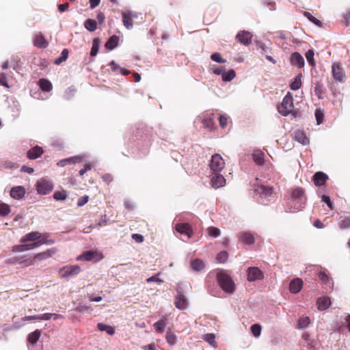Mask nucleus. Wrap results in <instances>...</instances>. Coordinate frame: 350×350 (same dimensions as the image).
I'll list each match as a JSON object with an SVG mask.
<instances>
[{
  "mask_svg": "<svg viewBox=\"0 0 350 350\" xmlns=\"http://www.w3.org/2000/svg\"><path fill=\"white\" fill-rule=\"evenodd\" d=\"M33 44L38 48L45 49L48 46L49 43L45 38L40 33L35 36L33 38Z\"/></svg>",
  "mask_w": 350,
  "mask_h": 350,
  "instance_id": "23",
  "label": "nucleus"
},
{
  "mask_svg": "<svg viewBox=\"0 0 350 350\" xmlns=\"http://www.w3.org/2000/svg\"><path fill=\"white\" fill-rule=\"evenodd\" d=\"M26 191L23 187L17 186L11 189L10 190V196L16 200L22 199Z\"/></svg>",
  "mask_w": 350,
  "mask_h": 350,
  "instance_id": "21",
  "label": "nucleus"
},
{
  "mask_svg": "<svg viewBox=\"0 0 350 350\" xmlns=\"http://www.w3.org/2000/svg\"><path fill=\"white\" fill-rule=\"evenodd\" d=\"M38 84L40 89L44 92H49L52 90L51 83L46 79H40Z\"/></svg>",
  "mask_w": 350,
  "mask_h": 350,
  "instance_id": "31",
  "label": "nucleus"
},
{
  "mask_svg": "<svg viewBox=\"0 0 350 350\" xmlns=\"http://www.w3.org/2000/svg\"><path fill=\"white\" fill-rule=\"evenodd\" d=\"M54 241H38V242H33L31 243H24L25 244V250L26 251H28V250H33L35 248H37L42 245H49V244H52L53 243Z\"/></svg>",
  "mask_w": 350,
  "mask_h": 350,
  "instance_id": "28",
  "label": "nucleus"
},
{
  "mask_svg": "<svg viewBox=\"0 0 350 350\" xmlns=\"http://www.w3.org/2000/svg\"><path fill=\"white\" fill-rule=\"evenodd\" d=\"M251 332L255 337H258L261 333V326L259 324H254L251 327Z\"/></svg>",
  "mask_w": 350,
  "mask_h": 350,
  "instance_id": "53",
  "label": "nucleus"
},
{
  "mask_svg": "<svg viewBox=\"0 0 350 350\" xmlns=\"http://www.w3.org/2000/svg\"><path fill=\"white\" fill-rule=\"evenodd\" d=\"M328 180V176L323 172H316L312 178V180L316 186H323Z\"/></svg>",
  "mask_w": 350,
  "mask_h": 350,
  "instance_id": "18",
  "label": "nucleus"
},
{
  "mask_svg": "<svg viewBox=\"0 0 350 350\" xmlns=\"http://www.w3.org/2000/svg\"><path fill=\"white\" fill-rule=\"evenodd\" d=\"M256 191L262 198L271 199L273 195V189L272 187L259 185L256 187Z\"/></svg>",
  "mask_w": 350,
  "mask_h": 350,
  "instance_id": "15",
  "label": "nucleus"
},
{
  "mask_svg": "<svg viewBox=\"0 0 350 350\" xmlns=\"http://www.w3.org/2000/svg\"><path fill=\"white\" fill-rule=\"evenodd\" d=\"M236 76V72L234 70L231 69L228 72H224L222 76V80L224 81H232Z\"/></svg>",
  "mask_w": 350,
  "mask_h": 350,
  "instance_id": "41",
  "label": "nucleus"
},
{
  "mask_svg": "<svg viewBox=\"0 0 350 350\" xmlns=\"http://www.w3.org/2000/svg\"><path fill=\"white\" fill-rule=\"evenodd\" d=\"M103 255L96 251H85L77 257V260L98 262L103 258Z\"/></svg>",
  "mask_w": 350,
  "mask_h": 350,
  "instance_id": "7",
  "label": "nucleus"
},
{
  "mask_svg": "<svg viewBox=\"0 0 350 350\" xmlns=\"http://www.w3.org/2000/svg\"><path fill=\"white\" fill-rule=\"evenodd\" d=\"M252 34L247 31H240L236 36V40L238 42L245 46H248L252 43Z\"/></svg>",
  "mask_w": 350,
  "mask_h": 350,
  "instance_id": "13",
  "label": "nucleus"
},
{
  "mask_svg": "<svg viewBox=\"0 0 350 350\" xmlns=\"http://www.w3.org/2000/svg\"><path fill=\"white\" fill-rule=\"evenodd\" d=\"M206 231H207L208 234L210 237H212L214 238L218 237L221 234L220 230L219 228L213 227V226L208 227L206 229Z\"/></svg>",
  "mask_w": 350,
  "mask_h": 350,
  "instance_id": "46",
  "label": "nucleus"
},
{
  "mask_svg": "<svg viewBox=\"0 0 350 350\" xmlns=\"http://www.w3.org/2000/svg\"><path fill=\"white\" fill-rule=\"evenodd\" d=\"M68 50L67 49H64L62 51L60 57H59L55 60V64L59 65L63 62H65L68 59Z\"/></svg>",
  "mask_w": 350,
  "mask_h": 350,
  "instance_id": "44",
  "label": "nucleus"
},
{
  "mask_svg": "<svg viewBox=\"0 0 350 350\" xmlns=\"http://www.w3.org/2000/svg\"><path fill=\"white\" fill-rule=\"evenodd\" d=\"M12 251L15 252H25V244L16 245L12 247Z\"/></svg>",
  "mask_w": 350,
  "mask_h": 350,
  "instance_id": "63",
  "label": "nucleus"
},
{
  "mask_svg": "<svg viewBox=\"0 0 350 350\" xmlns=\"http://www.w3.org/2000/svg\"><path fill=\"white\" fill-rule=\"evenodd\" d=\"M10 213V207L8 204L5 203L0 204V215L5 217Z\"/></svg>",
  "mask_w": 350,
  "mask_h": 350,
  "instance_id": "49",
  "label": "nucleus"
},
{
  "mask_svg": "<svg viewBox=\"0 0 350 350\" xmlns=\"http://www.w3.org/2000/svg\"><path fill=\"white\" fill-rule=\"evenodd\" d=\"M228 258V254L226 251H221L217 254L216 259L220 263L225 262Z\"/></svg>",
  "mask_w": 350,
  "mask_h": 350,
  "instance_id": "50",
  "label": "nucleus"
},
{
  "mask_svg": "<svg viewBox=\"0 0 350 350\" xmlns=\"http://www.w3.org/2000/svg\"><path fill=\"white\" fill-rule=\"evenodd\" d=\"M89 200V196H84L78 199L77 201V206H82L85 205Z\"/></svg>",
  "mask_w": 350,
  "mask_h": 350,
  "instance_id": "62",
  "label": "nucleus"
},
{
  "mask_svg": "<svg viewBox=\"0 0 350 350\" xmlns=\"http://www.w3.org/2000/svg\"><path fill=\"white\" fill-rule=\"evenodd\" d=\"M47 237L48 236L46 234H42L40 232L33 231L23 236L20 240V242L22 243H25L31 241L38 242L40 241H53V240L48 239Z\"/></svg>",
  "mask_w": 350,
  "mask_h": 350,
  "instance_id": "5",
  "label": "nucleus"
},
{
  "mask_svg": "<svg viewBox=\"0 0 350 350\" xmlns=\"http://www.w3.org/2000/svg\"><path fill=\"white\" fill-rule=\"evenodd\" d=\"M53 198L56 200H65L67 198V194L65 191H55L53 194Z\"/></svg>",
  "mask_w": 350,
  "mask_h": 350,
  "instance_id": "51",
  "label": "nucleus"
},
{
  "mask_svg": "<svg viewBox=\"0 0 350 350\" xmlns=\"http://www.w3.org/2000/svg\"><path fill=\"white\" fill-rule=\"evenodd\" d=\"M187 303L186 297L183 294L179 293L175 298V306L180 310H183L187 307Z\"/></svg>",
  "mask_w": 350,
  "mask_h": 350,
  "instance_id": "26",
  "label": "nucleus"
},
{
  "mask_svg": "<svg viewBox=\"0 0 350 350\" xmlns=\"http://www.w3.org/2000/svg\"><path fill=\"white\" fill-rule=\"evenodd\" d=\"M314 53L312 49L308 50L306 53V58L308 64L314 67L316 65L315 60L314 59Z\"/></svg>",
  "mask_w": 350,
  "mask_h": 350,
  "instance_id": "45",
  "label": "nucleus"
},
{
  "mask_svg": "<svg viewBox=\"0 0 350 350\" xmlns=\"http://www.w3.org/2000/svg\"><path fill=\"white\" fill-rule=\"evenodd\" d=\"M53 189L52 183L41 179L37 182L36 189L37 191L42 195H46L49 193Z\"/></svg>",
  "mask_w": 350,
  "mask_h": 350,
  "instance_id": "10",
  "label": "nucleus"
},
{
  "mask_svg": "<svg viewBox=\"0 0 350 350\" xmlns=\"http://www.w3.org/2000/svg\"><path fill=\"white\" fill-rule=\"evenodd\" d=\"M211 183L214 188H219L225 185L226 179L220 172H213L211 174Z\"/></svg>",
  "mask_w": 350,
  "mask_h": 350,
  "instance_id": "16",
  "label": "nucleus"
},
{
  "mask_svg": "<svg viewBox=\"0 0 350 350\" xmlns=\"http://www.w3.org/2000/svg\"><path fill=\"white\" fill-rule=\"evenodd\" d=\"M264 278L263 272L258 267H250L247 270V280L253 282L262 280Z\"/></svg>",
  "mask_w": 350,
  "mask_h": 350,
  "instance_id": "14",
  "label": "nucleus"
},
{
  "mask_svg": "<svg viewBox=\"0 0 350 350\" xmlns=\"http://www.w3.org/2000/svg\"><path fill=\"white\" fill-rule=\"evenodd\" d=\"M110 67L111 70L116 74L122 73L124 75H127L130 73V71L120 68L118 65L115 64L113 61L111 62Z\"/></svg>",
  "mask_w": 350,
  "mask_h": 350,
  "instance_id": "33",
  "label": "nucleus"
},
{
  "mask_svg": "<svg viewBox=\"0 0 350 350\" xmlns=\"http://www.w3.org/2000/svg\"><path fill=\"white\" fill-rule=\"evenodd\" d=\"M167 318L163 317L161 320L154 323L153 327L158 333H163L165 326L167 325Z\"/></svg>",
  "mask_w": 350,
  "mask_h": 350,
  "instance_id": "30",
  "label": "nucleus"
},
{
  "mask_svg": "<svg viewBox=\"0 0 350 350\" xmlns=\"http://www.w3.org/2000/svg\"><path fill=\"white\" fill-rule=\"evenodd\" d=\"M323 112L320 109H317L315 111V118L317 120V124H321L323 121Z\"/></svg>",
  "mask_w": 350,
  "mask_h": 350,
  "instance_id": "54",
  "label": "nucleus"
},
{
  "mask_svg": "<svg viewBox=\"0 0 350 350\" xmlns=\"http://www.w3.org/2000/svg\"><path fill=\"white\" fill-rule=\"evenodd\" d=\"M237 237L240 242L247 245H252L255 241L254 234L250 232H241L237 234Z\"/></svg>",
  "mask_w": 350,
  "mask_h": 350,
  "instance_id": "17",
  "label": "nucleus"
},
{
  "mask_svg": "<svg viewBox=\"0 0 350 350\" xmlns=\"http://www.w3.org/2000/svg\"><path fill=\"white\" fill-rule=\"evenodd\" d=\"M291 64L297 66L299 68H302L304 66V57L297 52L293 53L291 56Z\"/></svg>",
  "mask_w": 350,
  "mask_h": 350,
  "instance_id": "25",
  "label": "nucleus"
},
{
  "mask_svg": "<svg viewBox=\"0 0 350 350\" xmlns=\"http://www.w3.org/2000/svg\"><path fill=\"white\" fill-rule=\"evenodd\" d=\"M224 166L225 162L220 154H215L212 156L210 168L213 172H220Z\"/></svg>",
  "mask_w": 350,
  "mask_h": 350,
  "instance_id": "8",
  "label": "nucleus"
},
{
  "mask_svg": "<svg viewBox=\"0 0 350 350\" xmlns=\"http://www.w3.org/2000/svg\"><path fill=\"white\" fill-rule=\"evenodd\" d=\"M228 121V118L225 116L221 115L219 117V124L222 129H224L227 126Z\"/></svg>",
  "mask_w": 350,
  "mask_h": 350,
  "instance_id": "60",
  "label": "nucleus"
},
{
  "mask_svg": "<svg viewBox=\"0 0 350 350\" xmlns=\"http://www.w3.org/2000/svg\"><path fill=\"white\" fill-rule=\"evenodd\" d=\"M318 309L320 310H325L331 305V301L328 297H320L317 301Z\"/></svg>",
  "mask_w": 350,
  "mask_h": 350,
  "instance_id": "27",
  "label": "nucleus"
},
{
  "mask_svg": "<svg viewBox=\"0 0 350 350\" xmlns=\"http://www.w3.org/2000/svg\"><path fill=\"white\" fill-rule=\"evenodd\" d=\"M0 85L7 88H10V85H8V83L7 75L3 72H0Z\"/></svg>",
  "mask_w": 350,
  "mask_h": 350,
  "instance_id": "57",
  "label": "nucleus"
},
{
  "mask_svg": "<svg viewBox=\"0 0 350 350\" xmlns=\"http://www.w3.org/2000/svg\"><path fill=\"white\" fill-rule=\"evenodd\" d=\"M29 260L30 258H26L25 256H21L8 259L7 263L10 265L25 264L26 267H28L31 266V265H29Z\"/></svg>",
  "mask_w": 350,
  "mask_h": 350,
  "instance_id": "22",
  "label": "nucleus"
},
{
  "mask_svg": "<svg viewBox=\"0 0 350 350\" xmlns=\"http://www.w3.org/2000/svg\"><path fill=\"white\" fill-rule=\"evenodd\" d=\"M84 27L90 31H94L97 28L96 21L93 19L88 18L85 21Z\"/></svg>",
  "mask_w": 350,
  "mask_h": 350,
  "instance_id": "35",
  "label": "nucleus"
},
{
  "mask_svg": "<svg viewBox=\"0 0 350 350\" xmlns=\"http://www.w3.org/2000/svg\"><path fill=\"white\" fill-rule=\"evenodd\" d=\"M53 313H45L40 315H38V320H50L53 317Z\"/></svg>",
  "mask_w": 350,
  "mask_h": 350,
  "instance_id": "64",
  "label": "nucleus"
},
{
  "mask_svg": "<svg viewBox=\"0 0 350 350\" xmlns=\"http://www.w3.org/2000/svg\"><path fill=\"white\" fill-rule=\"evenodd\" d=\"M175 228L178 232L187 236L188 239H190L193 234V228L188 223L177 224Z\"/></svg>",
  "mask_w": 350,
  "mask_h": 350,
  "instance_id": "12",
  "label": "nucleus"
},
{
  "mask_svg": "<svg viewBox=\"0 0 350 350\" xmlns=\"http://www.w3.org/2000/svg\"><path fill=\"white\" fill-rule=\"evenodd\" d=\"M139 15H141V14L133 11H126L122 12V23L124 26L127 29H132L134 24L133 21L137 18Z\"/></svg>",
  "mask_w": 350,
  "mask_h": 350,
  "instance_id": "6",
  "label": "nucleus"
},
{
  "mask_svg": "<svg viewBox=\"0 0 350 350\" xmlns=\"http://www.w3.org/2000/svg\"><path fill=\"white\" fill-rule=\"evenodd\" d=\"M304 16H306L310 22L316 25L317 26L321 27L322 26V22L313 16L310 12H304Z\"/></svg>",
  "mask_w": 350,
  "mask_h": 350,
  "instance_id": "42",
  "label": "nucleus"
},
{
  "mask_svg": "<svg viewBox=\"0 0 350 350\" xmlns=\"http://www.w3.org/2000/svg\"><path fill=\"white\" fill-rule=\"evenodd\" d=\"M44 153V150L42 147L36 146L29 149L27 152V157L29 159H36L42 156Z\"/></svg>",
  "mask_w": 350,
  "mask_h": 350,
  "instance_id": "20",
  "label": "nucleus"
},
{
  "mask_svg": "<svg viewBox=\"0 0 350 350\" xmlns=\"http://www.w3.org/2000/svg\"><path fill=\"white\" fill-rule=\"evenodd\" d=\"M332 76L336 83H345L347 75L340 62H334L332 65Z\"/></svg>",
  "mask_w": 350,
  "mask_h": 350,
  "instance_id": "4",
  "label": "nucleus"
},
{
  "mask_svg": "<svg viewBox=\"0 0 350 350\" xmlns=\"http://www.w3.org/2000/svg\"><path fill=\"white\" fill-rule=\"evenodd\" d=\"M119 41L118 36L113 35L111 36L105 43V48L109 50H112L117 46Z\"/></svg>",
  "mask_w": 350,
  "mask_h": 350,
  "instance_id": "29",
  "label": "nucleus"
},
{
  "mask_svg": "<svg viewBox=\"0 0 350 350\" xmlns=\"http://www.w3.org/2000/svg\"><path fill=\"white\" fill-rule=\"evenodd\" d=\"M306 202L305 191L301 187H295L291 190L290 197L288 198V203L291 205V211L301 210Z\"/></svg>",
  "mask_w": 350,
  "mask_h": 350,
  "instance_id": "1",
  "label": "nucleus"
},
{
  "mask_svg": "<svg viewBox=\"0 0 350 350\" xmlns=\"http://www.w3.org/2000/svg\"><path fill=\"white\" fill-rule=\"evenodd\" d=\"M339 226L340 229H345L350 228V218L345 217L339 222Z\"/></svg>",
  "mask_w": 350,
  "mask_h": 350,
  "instance_id": "56",
  "label": "nucleus"
},
{
  "mask_svg": "<svg viewBox=\"0 0 350 350\" xmlns=\"http://www.w3.org/2000/svg\"><path fill=\"white\" fill-rule=\"evenodd\" d=\"M319 278L324 284H327L330 281V278L324 271H320L319 273Z\"/></svg>",
  "mask_w": 350,
  "mask_h": 350,
  "instance_id": "55",
  "label": "nucleus"
},
{
  "mask_svg": "<svg viewBox=\"0 0 350 350\" xmlns=\"http://www.w3.org/2000/svg\"><path fill=\"white\" fill-rule=\"evenodd\" d=\"M301 73L298 74L294 79V81L290 84V88L293 90H297L301 86Z\"/></svg>",
  "mask_w": 350,
  "mask_h": 350,
  "instance_id": "32",
  "label": "nucleus"
},
{
  "mask_svg": "<svg viewBox=\"0 0 350 350\" xmlns=\"http://www.w3.org/2000/svg\"><path fill=\"white\" fill-rule=\"evenodd\" d=\"M293 137L297 142L303 145L309 144V138L306 136V133L302 130L299 129L294 131Z\"/></svg>",
  "mask_w": 350,
  "mask_h": 350,
  "instance_id": "19",
  "label": "nucleus"
},
{
  "mask_svg": "<svg viewBox=\"0 0 350 350\" xmlns=\"http://www.w3.org/2000/svg\"><path fill=\"white\" fill-rule=\"evenodd\" d=\"M256 44L258 48L261 50L262 54L266 55L269 53H271V49L269 47H267L264 43L261 42H257Z\"/></svg>",
  "mask_w": 350,
  "mask_h": 350,
  "instance_id": "52",
  "label": "nucleus"
},
{
  "mask_svg": "<svg viewBox=\"0 0 350 350\" xmlns=\"http://www.w3.org/2000/svg\"><path fill=\"white\" fill-rule=\"evenodd\" d=\"M303 286V281L300 278L293 279L289 284V291L292 293L299 292Z\"/></svg>",
  "mask_w": 350,
  "mask_h": 350,
  "instance_id": "24",
  "label": "nucleus"
},
{
  "mask_svg": "<svg viewBox=\"0 0 350 350\" xmlns=\"http://www.w3.org/2000/svg\"><path fill=\"white\" fill-rule=\"evenodd\" d=\"M100 46V40L98 38H96L93 40L92 46L90 51V55L94 57L96 56L98 53V49Z\"/></svg>",
  "mask_w": 350,
  "mask_h": 350,
  "instance_id": "38",
  "label": "nucleus"
},
{
  "mask_svg": "<svg viewBox=\"0 0 350 350\" xmlns=\"http://www.w3.org/2000/svg\"><path fill=\"white\" fill-rule=\"evenodd\" d=\"M253 159L257 165H262L264 163V153L261 151H256L253 154Z\"/></svg>",
  "mask_w": 350,
  "mask_h": 350,
  "instance_id": "36",
  "label": "nucleus"
},
{
  "mask_svg": "<svg viewBox=\"0 0 350 350\" xmlns=\"http://www.w3.org/2000/svg\"><path fill=\"white\" fill-rule=\"evenodd\" d=\"M80 271L81 268L77 265L64 266L60 269V273L63 278L77 275Z\"/></svg>",
  "mask_w": 350,
  "mask_h": 350,
  "instance_id": "11",
  "label": "nucleus"
},
{
  "mask_svg": "<svg viewBox=\"0 0 350 350\" xmlns=\"http://www.w3.org/2000/svg\"><path fill=\"white\" fill-rule=\"evenodd\" d=\"M202 124L205 128L208 129L211 131L215 129V124L212 118H204L202 120Z\"/></svg>",
  "mask_w": 350,
  "mask_h": 350,
  "instance_id": "40",
  "label": "nucleus"
},
{
  "mask_svg": "<svg viewBox=\"0 0 350 350\" xmlns=\"http://www.w3.org/2000/svg\"><path fill=\"white\" fill-rule=\"evenodd\" d=\"M310 323V320L308 317H302L299 319L298 327L300 329L306 328Z\"/></svg>",
  "mask_w": 350,
  "mask_h": 350,
  "instance_id": "48",
  "label": "nucleus"
},
{
  "mask_svg": "<svg viewBox=\"0 0 350 350\" xmlns=\"http://www.w3.org/2000/svg\"><path fill=\"white\" fill-rule=\"evenodd\" d=\"M165 338L167 343L170 345H174L177 342L176 336L171 332H167Z\"/></svg>",
  "mask_w": 350,
  "mask_h": 350,
  "instance_id": "47",
  "label": "nucleus"
},
{
  "mask_svg": "<svg viewBox=\"0 0 350 350\" xmlns=\"http://www.w3.org/2000/svg\"><path fill=\"white\" fill-rule=\"evenodd\" d=\"M56 250L55 248L49 249L44 252L36 254L33 257L30 258L29 265H33L38 261H42L51 257L55 254Z\"/></svg>",
  "mask_w": 350,
  "mask_h": 350,
  "instance_id": "9",
  "label": "nucleus"
},
{
  "mask_svg": "<svg viewBox=\"0 0 350 350\" xmlns=\"http://www.w3.org/2000/svg\"><path fill=\"white\" fill-rule=\"evenodd\" d=\"M191 267L195 271H201L204 267V262L200 259H196L191 262Z\"/></svg>",
  "mask_w": 350,
  "mask_h": 350,
  "instance_id": "39",
  "label": "nucleus"
},
{
  "mask_svg": "<svg viewBox=\"0 0 350 350\" xmlns=\"http://www.w3.org/2000/svg\"><path fill=\"white\" fill-rule=\"evenodd\" d=\"M160 275V273H158L155 274L154 275H152V277H150L146 279V282L150 283L152 282H155L159 284L163 283V280L159 278V275Z\"/></svg>",
  "mask_w": 350,
  "mask_h": 350,
  "instance_id": "59",
  "label": "nucleus"
},
{
  "mask_svg": "<svg viewBox=\"0 0 350 350\" xmlns=\"http://www.w3.org/2000/svg\"><path fill=\"white\" fill-rule=\"evenodd\" d=\"M217 280L221 289L228 293L234 291L235 286L232 278L226 272H221L217 275Z\"/></svg>",
  "mask_w": 350,
  "mask_h": 350,
  "instance_id": "2",
  "label": "nucleus"
},
{
  "mask_svg": "<svg viewBox=\"0 0 350 350\" xmlns=\"http://www.w3.org/2000/svg\"><path fill=\"white\" fill-rule=\"evenodd\" d=\"M41 335L40 330L36 329V331L30 333L28 336V341L32 344H36L39 340Z\"/></svg>",
  "mask_w": 350,
  "mask_h": 350,
  "instance_id": "34",
  "label": "nucleus"
},
{
  "mask_svg": "<svg viewBox=\"0 0 350 350\" xmlns=\"http://www.w3.org/2000/svg\"><path fill=\"white\" fill-rule=\"evenodd\" d=\"M294 109L293 98L290 92L284 97L282 103L278 106V112L283 116L289 115Z\"/></svg>",
  "mask_w": 350,
  "mask_h": 350,
  "instance_id": "3",
  "label": "nucleus"
},
{
  "mask_svg": "<svg viewBox=\"0 0 350 350\" xmlns=\"http://www.w3.org/2000/svg\"><path fill=\"white\" fill-rule=\"evenodd\" d=\"M97 327L100 331H105L109 335H113L115 333L114 327L110 325H107L99 323L97 325Z\"/></svg>",
  "mask_w": 350,
  "mask_h": 350,
  "instance_id": "37",
  "label": "nucleus"
},
{
  "mask_svg": "<svg viewBox=\"0 0 350 350\" xmlns=\"http://www.w3.org/2000/svg\"><path fill=\"white\" fill-rule=\"evenodd\" d=\"M321 199H322V201L324 202L325 203L327 204V206L330 208V209H334V205L330 200V198L327 196H325V195H323L322 197H321Z\"/></svg>",
  "mask_w": 350,
  "mask_h": 350,
  "instance_id": "61",
  "label": "nucleus"
},
{
  "mask_svg": "<svg viewBox=\"0 0 350 350\" xmlns=\"http://www.w3.org/2000/svg\"><path fill=\"white\" fill-rule=\"evenodd\" d=\"M211 59L213 61H215L218 63H225L226 62V59H224L221 57V55L219 53H215L211 55Z\"/></svg>",
  "mask_w": 350,
  "mask_h": 350,
  "instance_id": "58",
  "label": "nucleus"
},
{
  "mask_svg": "<svg viewBox=\"0 0 350 350\" xmlns=\"http://www.w3.org/2000/svg\"><path fill=\"white\" fill-rule=\"evenodd\" d=\"M204 340L207 342L211 345L215 347V335L214 334H206L202 336Z\"/></svg>",
  "mask_w": 350,
  "mask_h": 350,
  "instance_id": "43",
  "label": "nucleus"
}]
</instances>
